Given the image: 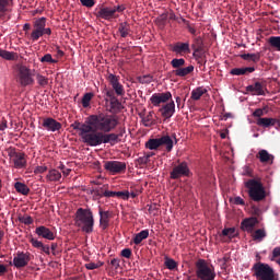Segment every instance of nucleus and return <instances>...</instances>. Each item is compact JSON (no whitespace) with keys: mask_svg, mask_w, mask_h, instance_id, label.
<instances>
[{"mask_svg":"<svg viewBox=\"0 0 280 280\" xmlns=\"http://www.w3.org/2000/svg\"><path fill=\"white\" fill-rule=\"evenodd\" d=\"M13 4V0H0V18H3V14L9 12Z\"/></svg>","mask_w":280,"mask_h":280,"instance_id":"7c9ffc66","label":"nucleus"},{"mask_svg":"<svg viewBox=\"0 0 280 280\" xmlns=\"http://www.w3.org/2000/svg\"><path fill=\"white\" fill-rule=\"evenodd\" d=\"M190 174L187 161H182L180 164L174 166L171 172L172 180H178L179 177H188Z\"/></svg>","mask_w":280,"mask_h":280,"instance_id":"f8f14e48","label":"nucleus"},{"mask_svg":"<svg viewBox=\"0 0 280 280\" xmlns=\"http://www.w3.org/2000/svg\"><path fill=\"white\" fill-rule=\"evenodd\" d=\"M196 267V277L198 280H214L217 277L215 268L212 266V262L199 257V260L195 262Z\"/></svg>","mask_w":280,"mask_h":280,"instance_id":"0eeeda50","label":"nucleus"},{"mask_svg":"<svg viewBox=\"0 0 280 280\" xmlns=\"http://www.w3.org/2000/svg\"><path fill=\"white\" fill-rule=\"evenodd\" d=\"M208 90H206V86H197L196 90L191 91V100H200L202 97V94H206Z\"/></svg>","mask_w":280,"mask_h":280,"instance_id":"f704fd0d","label":"nucleus"},{"mask_svg":"<svg viewBox=\"0 0 280 280\" xmlns=\"http://www.w3.org/2000/svg\"><path fill=\"white\" fill-rule=\"evenodd\" d=\"M101 266H103V262H85L88 269L100 268Z\"/></svg>","mask_w":280,"mask_h":280,"instance_id":"3c124183","label":"nucleus"},{"mask_svg":"<svg viewBox=\"0 0 280 280\" xmlns=\"http://www.w3.org/2000/svg\"><path fill=\"white\" fill-rule=\"evenodd\" d=\"M150 161V155H140V158L138 159V163H140L141 165H144V163H149Z\"/></svg>","mask_w":280,"mask_h":280,"instance_id":"603ef678","label":"nucleus"},{"mask_svg":"<svg viewBox=\"0 0 280 280\" xmlns=\"http://www.w3.org/2000/svg\"><path fill=\"white\" fill-rule=\"evenodd\" d=\"M257 222L258 219H256L255 217H252L249 219H243V221H241V229L250 232L252 230H254V226H256Z\"/></svg>","mask_w":280,"mask_h":280,"instance_id":"393cba45","label":"nucleus"},{"mask_svg":"<svg viewBox=\"0 0 280 280\" xmlns=\"http://www.w3.org/2000/svg\"><path fill=\"white\" fill-rule=\"evenodd\" d=\"M59 168L62 170V172H63V174H65L66 177H67L68 174H70V172H71V170H68V167H66L65 164H60V165H59Z\"/></svg>","mask_w":280,"mask_h":280,"instance_id":"13d9d810","label":"nucleus"},{"mask_svg":"<svg viewBox=\"0 0 280 280\" xmlns=\"http://www.w3.org/2000/svg\"><path fill=\"white\" fill-rule=\"evenodd\" d=\"M31 260V252H18L15 257H13V266H15V268H25Z\"/></svg>","mask_w":280,"mask_h":280,"instance_id":"4468645a","label":"nucleus"},{"mask_svg":"<svg viewBox=\"0 0 280 280\" xmlns=\"http://www.w3.org/2000/svg\"><path fill=\"white\" fill-rule=\"evenodd\" d=\"M142 125L144 128H152V125H155L154 112H149L148 114H140Z\"/></svg>","mask_w":280,"mask_h":280,"instance_id":"5701e85b","label":"nucleus"},{"mask_svg":"<svg viewBox=\"0 0 280 280\" xmlns=\"http://www.w3.org/2000/svg\"><path fill=\"white\" fill-rule=\"evenodd\" d=\"M222 235H226L228 237H235L237 235L235 228H225L222 230Z\"/></svg>","mask_w":280,"mask_h":280,"instance_id":"79ce46f5","label":"nucleus"},{"mask_svg":"<svg viewBox=\"0 0 280 280\" xmlns=\"http://www.w3.org/2000/svg\"><path fill=\"white\" fill-rule=\"evenodd\" d=\"M241 59H244L245 61H260L261 59V54H241Z\"/></svg>","mask_w":280,"mask_h":280,"instance_id":"c9c22d12","label":"nucleus"},{"mask_svg":"<svg viewBox=\"0 0 280 280\" xmlns=\"http://www.w3.org/2000/svg\"><path fill=\"white\" fill-rule=\"evenodd\" d=\"M61 172L59 170H49L48 174L46 175V180L49 183H56L58 180H61Z\"/></svg>","mask_w":280,"mask_h":280,"instance_id":"c85d7f7f","label":"nucleus"},{"mask_svg":"<svg viewBox=\"0 0 280 280\" xmlns=\"http://www.w3.org/2000/svg\"><path fill=\"white\" fill-rule=\"evenodd\" d=\"M30 28H31V23H24L23 30L30 31Z\"/></svg>","mask_w":280,"mask_h":280,"instance_id":"774afa93","label":"nucleus"},{"mask_svg":"<svg viewBox=\"0 0 280 280\" xmlns=\"http://www.w3.org/2000/svg\"><path fill=\"white\" fill-rule=\"evenodd\" d=\"M269 43L271 47H276L277 50H280V37H269Z\"/></svg>","mask_w":280,"mask_h":280,"instance_id":"a18cd8bd","label":"nucleus"},{"mask_svg":"<svg viewBox=\"0 0 280 280\" xmlns=\"http://www.w3.org/2000/svg\"><path fill=\"white\" fill-rule=\"evenodd\" d=\"M234 202L235 205H245V199L243 197H235Z\"/></svg>","mask_w":280,"mask_h":280,"instance_id":"bf43d9fd","label":"nucleus"},{"mask_svg":"<svg viewBox=\"0 0 280 280\" xmlns=\"http://www.w3.org/2000/svg\"><path fill=\"white\" fill-rule=\"evenodd\" d=\"M108 81L112 84L116 94H119V96H122V94H125V89L122 83H120L119 75H115L114 72H109Z\"/></svg>","mask_w":280,"mask_h":280,"instance_id":"a211bd4d","label":"nucleus"},{"mask_svg":"<svg viewBox=\"0 0 280 280\" xmlns=\"http://www.w3.org/2000/svg\"><path fill=\"white\" fill-rule=\"evenodd\" d=\"M118 31H119L120 36H129L130 31H131L130 23H126V22L120 23Z\"/></svg>","mask_w":280,"mask_h":280,"instance_id":"4c0bfd02","label":"nucleus"},{"mask_svg":"<svg viewBox=\"0 0 280 280\" xmlns=\"http://www.w3.org/2000/svg\"><path fill=\"white\" fill-rule=\"evenodd\" d=\"M31 243L35 248H40L46 255H50V246L43 244V241H38V238H31Z\"/></svg>","mask_w":280,"mask_h":280,"instance_id":"c756f323","label":"nucleus"},{"mask_svg":"<svg viewBox=\"0 0 280 280\" xmlns=\"http://www.w3.org/2000/svg\"><path fill=\"white\" fill-rule=\"evenodd\" d=\"M9 156L11 158V161H13L16 168H23V166H26L25 153H18L14 147L10 148Z\"/></svg>","mask_w":280,"mask_h":280,"instance_id":"2eb2a0df","label":"nucleus"},{"mask_svg":"<svg viewBox=\"0 0 280 280\" xmlns=\"http://www.w3.org/2000/svg\"><path fill=\"white\" fill-rule=\"evenodd\" d=\"M8 271L7 266L3 265V262H0V273H5Z\"/></svg>","mask_w":280,"mask_h":280,"instance_id":"e2e57ef3","label":"nucleus"},{"mask_svg":"<svg viewBox=\"0 0 280 280\" xmlns=\"http://www.w3.org/2000/svg\"><path fill=\"white\" fill-rule=\"evenodd\" d=\"M18 81L21 86H32L35 83L33 70L26 65H21L18 69Z\"/></svg>","mask_w":280,"mask_h":280,"instance_id":"9d476101","label":"nucleus"},{"mask_svg":"<svg viewBox=\"0 0 280 280\" xmlns=\"http://www.w3.org/2000/svg\"><path fill=\"white\" fill-rule=\"evenodd\" d=\"M256 260L252 266L253 277L257 280H277L275 268L269 262H261L260 255H256Z\"/></svg>","mask_w":280,"mask_h":280,"instance_id":"20e7f679","label":"nucleus"},{"mask_svg":"<svg viewBox=\"0 0 280 280\" xmlns=\"http://www.w3.org/2000/svg\"><path fill=\"white\" fill-rule=\"evenodd\" d=\"M257 158H259L260 163H273L275 155L268 153V150H259Z\"/></svg>","mask_w":280,"mask_h":280,"instance_id":"cd10ccee","label":"nucleus"},{"mask_svg":"<svg viewBox=\"0 0 280 280\" xmlns=\"http://www.w3.org/2000/svg\"><path fill=\"white\" fill-rule=\"evenodd\" d=\"M106 95L110 101V114H96V117L100 118V127L96 128V133L100 135V141L96 147L100 144H118V142L121 141L124 133H126V128L119 130V133L113 132L119 125L117 114H119V110H121L124 106L118 97H116L115 92L107 91Z\"/></svg>","mask_w":280,"mask_h":280,"instance_id":"f257e3e1","label":"nucleus"},{"mask_svg":"<svg viewBox=\"0 0 280 280\" xmlns=\"http://www.w3.org/2000/svg\"><path fill=\"white\" fill-rule=\"evenodd\" d=\"M162 144H165L167 152H172L174 147L172 136H160V139H149L145 141L148 150H159V147Z\"/></svg>","mask_w":280,"mask_h":280,"instance_id":"6e6552de","label":"nucleus"},{"mask_svg":"<svg viewBox=\"0 0 280 280\" xmlns=\"http://www.w3.org/2000/svg\"><path fill=\"white\" fill-rule=\"evenodd\" d=\"M43 128L55 133L56 130H61L62 124L58 122V119H54V117H46L43 119Z\"/></svg>","mask_w":280,"mask_h":280,"instance_id":"6ab92c4d","label":"nucleus"},{"mask_svg":"<svg viewBox=\"0 0 280 280\" xmlns=\"http://www.w3.org/2000/svg\"><path fill=\"white\" fill-rule=\"evenodd\" d=\"M165 266L166 268H170L171 271H174V268H177V262L173 257H166Z\"/></svg>","mask_w":280,"mask_h":280,"instance_id":"37998d69","label":"nucleus"},{"mask_svg":"<svg viewBox=\"0 0 280 280\" xmlns=\"http://www.w3.org/2000/svg\"><path fill=\"white\" fill-rule=\"evenodd\" d=\"M132 255V249H121V256L130 258Z\"/></svg>","mask_w":280,"mask_h":280,"instance_id":"6e6d98bb","label":"nucleus"},{"mask_svg":"<svg viewBox=\"0 0 280 280\" xmlns=\"http://www.w3.org/2000/svg\"><path fill=\"white\" fill-rule=\"evenodd\" d=\"M149 230H141L140 233H137L133 236V243H136V245H139V243H142V241L145 240V237H149Z\"/></svg>","mask_w":280,"mask_h":280,"instance_id":"e433bc0d","label":"nucleus"},{"mask_svg":"<svg viewBox=\"0 0 280 280\" xmlns=\"http://www.w3.org/2000/svg\"><path fill=\"white\" fill-rule=\"evenodd\" d=\"M115 10L114 7H100V9L96 10L95 15L103 20H113V18H115Z\"/></svg>","mask_w":280,"mask_h":280,"instance_id":"aec40b11","label":"nucleus"},{"mask_svg":"<svg viewBox=\"0 0 280 280\" xmlns=\"http://www.w3.org/2000/svg\"><path fill=\"white\" fill-rule=\"evenodd\" d=\"M150 101L152 105H155V107H159L161 103H164L162 108H160L162 117L165 119L174 117L176 106L175 102L172 101V92H154L153 95H151Z\"/></svg>","mask_w":280,"mask_h":280,"instance_id":"7ed1b4c3","label":"nucleus"},{"mask_svg":"<svg viewBox=\"0 0 280 280\" xmlns=\"http://www.w3.org/2000/svg\"><path fill=\"white\" fill-rule=\"evenodd\" d=\"M104 168L112 174H120L126 172L127 164L126 161H105Z\"/></svg>","mask_w":280,"mask_h":280,"instance_id":"ddd939ff","label":"nucleus"},{"mask_svg":"<svg viewBox=\"0 0 280 280\" xmlns=\"http://www.w3.org/2000/svg\"><path fill=\"white\" fill-rule=\"evenodd\" d=\"M112 266H114V268H119L120 266V260L118 259V257H114L113 260H110Z\"/></svg>","mask_w":280,"mask_h":280,"instance_id":"4d7b16f0","label":"nucleus"},{"mask_svg":"<svg viewBox=\"0 0 280 280\" xmlns=\"http://www.w3.org/2000/svg\"><path fill=\"white\" fill-rule=\"evenodd\" d=\"M98 213H100V225L102 226V230H107V226H109V219H110L109 210H103V208H100Z\"/></svg>","mask_w":280,"mask_h":280,"instance_id":"412c9836","label":"nucleus"},{"mask_svg":"<svg viewBox=\"0 0 280 280\" xmlns=\"http://www.w3.org/2000/svg\"><path fill=\"white\" fill-rule=\"evenodd\" d=\"M168 18L170 20H176V15H175V12H168Z\"/></svg>","mask_w":280,"mask_h":280,"instance_id":"338daca9","label":"nucleus"},{"mask_svg":"<svg viewBox=\"0 0 280 280\" xmlns=\"http://www.w3.org/2000/svg\"><path fill=\"white\" fill-rule=\"evenodd\" d=\"M8 128V119H2L0 122V130H5Z\"/></svg>","mask_w":280,"mask_h":280,"instance_id":"052dcab7","label":"nucleus"},{"mask_svg":"<svg viewBox=\"0 0 280 280\" xmlns=\"http://www.w3.org/2000/svg\"><path fill=\"white\" fill-rule=\"evenodd\" d=\"M103 197H121V199H129V191H104Z\"/></svg>","mask_w":280,"mask_h":280,"instance_id":"2f4dec72","label":"nucleus"},{"mask_svg":"<svg viewBox=\"0 0 280 280\" xmlns=\"http://www.w3.org/2000/svg\"><path fill=\"white\" fill-rule=\"evenodd\" d=\"M245 188H247L249 199H253L254 202H262V199H266L267 197L264 183L256 179V177H250L249 180H246Z\"/></svg>","mask_w":280,"mask_h":280,"instance_id":"423d86ee","label":"nucleus"},{"mask_svg":"<svg viewBox=\"0 0 280 280\" xmlns=\"http://www.w3.org/2000/svg\"><path fill=\"white\" fill-rule=\"evenodd\" d=\"M138 81L140 83H152L153 81V75H139Z\"/></svg>","mask_w":280,"mask_h":280,"instance_id":"49530a36","label":"nucleus"},{"mask_svg":"<svg viewBox=\"0 0 280 280\" xmlns=\"http://www.w3.org/2000/svg\"><path fill=\"white\" fill-rule=\"evenodd\" d=\"M75 225L81 226L83 232H93L94 230V213L91 208H78L75 212Z\"/></svg>","mask_w":280,"mask_h":280,"instance_id":"39448f33","label":"nucleus"},{"mask_svg":"<svg viewBox=\"0 0 280 280\" xmlns=\"http://www.w3.org/2000/svg\"><path fill=\"white\" fill-rule=\"evenodd\" d=\"M256 67H233L231 75H247L248 72H255Z\"/></svg>","mask_w":280,"mask_h":280,"instance_id":"b1692460","label":"nucleus"},{"mask_svg":"<svg viewBox=\"0 0 280 280\" xmlns=\"http://www.w3.org/2000/svg\"><path fill=\"white\" fill-rule=\"evenodd\" d=\"M93 92H85V95L82 97V105L83 108H88L89 105L91 104V100L93 98Z\"/></svg>","mask_w":280,"mask_h":280,"instance_id":"58836bf2","label":"nucleus"},{"mask_svg":"<svg viewBox=\"0 0 280 280\" xmlns=\"http://www.w3.org/2000/svg\"><path fill=\"white\" fill-rule=\"evenodd\" d=\"M14 188L19 194L27 195L31 191V188L26 183L16 182L14 183Z\"/></svg>","mask_w":280,"mask_h":280,"instance_id":"72a5a7b5","label":"nucleus"},{"mask_svg":"<svg viewBox=\"0 0 280 280\" xmlns=\"http://www.w3.org/2000/svg\"><path fill=\"white\" fill-rule=\"evenodd\" d=\"M98 126H101V118L96 117V114H90L85 122H73L72 128L79 130V136L84 144L97 147L101 141V135L97 133Z\"/></svg>","mask_w":280,"mask_h":280,"instance_id":"f03ea898","label":"nucleus"},{"mask_svg":"<svg viewBox=\"0 0 280 280\" xmlns=\"http://www.w3.org/2000/svg\"><path fill=\"white\" fill-rule=\"evenodd\" d=\"M37 83H39V86H48L49 79H47L46 75H42L40 72H37Z\"/></svg>","mask_w":280,"mask_h":280,"instance_id":"a19ab883","label":"nucleus"},{"mask_svg":"<svg viewBox=\"0 0 280 280\" xmlns=\"http://www.w3.org/2000/svg\"><path fill=\"white\" fill-rule=\"evenodd\" d=\"M168 18H170V12H162V15H159V18H156V21L161 25H165L166 20H168Z\"/></svg>","mask_w":280,"mask_h":280,"instance_id":"c03bdc74","label":"nucleus"},{"mask_svg":"<svg viewBox=\"0 0 280 280\" xmlns=\"http://www.w3.org/2000/svg\"><path fill=\"white\" fill-rule=\"evenodd\" d=\"M246 92L249 94H257V96H260V94H266L267 86L266 83H261L260 81H255V83H249L248 86H246Z\"/></svg>","mask_w":280,"mask_h":280,"instance_id":"f3484780","label":"nucleus"},{"mask_svg":"<svg viewBox=\"0 0 280 280\" xmlns=\"http://www.w3.org/2000/svg\"><path fill=\"white\" fill-rule=\"evenodd\" d=\"M191 47H192L194 56H198L199 54H201V50H203L202 37H197V34H196Z\"/></svg>","mask_w":280,"mask_h":280,"instance_id":"bb28decb","label":"nucleus"},{"mask_svg":"<svg viewBox=\"0 0 280 280\" xmlns=\"http://www.w3.org/2000/svg\"><path fill=\"white\" fill-rule=\"evenodd\" d=\"M171 65L174 67L175 75L180 78L189 75V73L194 72L195 70L194 65H188V67H185L186 59H172Z\"/></svg>","mask_w":280,"mask_h":280,"instance_id":"9b49d317","label":"nucleus"},{"mask_svg":"<svg viewBox=\"0 0 280 280\" xmlns=\"http://www.w3.org/2000/svg\"><path fill=\"white\" fill-rule=\"evenodd\" d=\"M113 9H115V14H116V12H124V10L126 9V7H124V5H118V7H113Z\"/></svg>","mask_w":280,"mask_h":280,"instance_id":"680f3d73","label":"nucleus"},{"mask_svg":"<svg viewBox=\"0 0 280 280\" xmlns=\"http://www.w3.org/2000/svg\"><path fill=\"white\" fill-rule=\"evenodd\" d=\"M174 54H190V45L189 43H176L173 46Z\"/></svg>","mask_w":280,"mask_h":280,"instance_id":"a878e982","label":"nucleus"},{"mask_svg":"<svg viewBox=\"0 0 280 280\" xmlns=\"http://www.w3.org/2000/svg\"><path fill=\"white\" fill-rule=\"evenodd\" d=\"M35 232L37 233V235L46 237V240L48 241H54L56 237L55 233H52V230H50L49 228H45V225L36 228Z\"/></svg>","mask_w":280,"mask_h":280,"instance_id":"4be33fe9","label":"nucleus"},{"mask_svg":"<svg viewBox=\"0 0 280 280\" xmlns=\"http://www.w3.org/2000/svg\"><path fill=\"white\" fill-rule=\"evenodd\" d=\"M188 31L190 34H192L196 38V34H197V28H195L194 26H188Z\"/></svg>","mask_w":280,"mask_h":280,"instance_id":"0e129e2a","label":"nucleus"},{"mask_svg":"<svg viewBox=\"0 0 280 280\" xmlns=\"http://www.w3.org/2000/svg\"><path fill=\"white\" fill-rule=\"evenodd\" d=\"M264 108H256L253 112V117H257V125H260L261 128H270L272 124L271 117H264Z\"/></svg>","mask_w":280,"mask_h":280,"instance_id":"dca6fc26","label":"nucleus"},{"mask_svg":"<svg viewBox=\"0 0 280 280\" xmlns=\"http://www.w3.org/2000/svg\"><path fill=\"white\" fill-rule=\"evenodd\" d=\"M272 258L277 259L278 265L280 266V246H275V249L272 252Z\"/></svg>","mask_w":280,"mask_h":280,"instance_id":"de8ad7c7","label":"nucleus"},{"mask_svg":"<svg viewBox=\"0 0 280 280\" xmlns=\"http://www.w3.org/2000/svg\"><path fill=\"white\" fill-rule=\"evenodd\" d=\"M81 3L83 4V7H88V8H92L95 4L94 0H81Z\"/></svg>","mask_w":280,"mask_h":280,"instance_id":"5fc2aeb1","label":"nucleus"},{"mask_svg":"<svg viewBox=\"0 0 280 280\" xmlns=\"http://www.w3.org/2000/svg\"><path fill=\"white\" fill-rule=\"evenodd\" d=\"M44 34L50 35L52 34V31L51 28L46 27V18H38L34 22L33 32L31 33V39H33V42H36L40 39V36H44Z\"/></svg>","mask_w":280,"mask_h":280,"instance_id":"1a4fd4ad","label":"nucleus"},{"mask_svg":"<svg viewBox=\"0 0 280 280\" xmlns=\"http://www.w3.org/2000/svg\"><path fill=\"white\" fill-rule=\"evenodd\" d=\"M40 61H48V62H50V65H55L57 59H52V55L51 54H45V56H42Z\"/></svg>","mask_w":280,"mask_h":280,"instance_id":"09e8293b","label":"nucleus"},{"mask_svg":"<svg viewBox=\"0 0 280 280\" xmlns=\"http://www.w3.org/2000/svg\"><path fill=\"white\" fill-rule=\"evenodd\" d=\"M19 221H21L22 224H33L34 219L32 217H19Z\"/></svg>","mask_w":280,"mask_h":280,"instance_id":"8fccbe9b","label":"nucleus"},{"mask_svg":"<svg viewBox=\"0 0 280 280\" xmlns=\"http://www.w3.org/2000/svg\"><path fill=\"white\" fill-rule=\"evenodd\" d=\"M0 56L2 59H7L8 61L18 59V54H15L14 50H4L3 48H0Z\"/></svg>","mask_w":280,"mask_h":280,"instance_id":"473e14b6","label":"nucleus"},{"mask_svg":"<svg viewBox=\"0 0 280 280\" xmlns=\"http://www.w3.org/2000/svg\"><path fill=\"white\" fill-rule=\"evenodd\" d=\"M267 233L266 230H255V233L253 234L254 241H262L264 237H266Z\"/></svg>","mask_w":280,"mask_h":280,"instance_id":"ea45409f","label":"nucleus"},{"mask_svg":"<svg viewBox=\"0 0 280 280\" xmlns=\"http://www.w3.org/2000/svg\"><path fill=\"white\" fill-rule=\"evenodd\" d=\"M48 166H35V174H43L44 172H47Z\"/></svg>","mask_w":280,"mask_h":280,"instance_id":"864d4df0","label":"nucleus"},{"mask_svg":"<svg viewBox=\"0 0 280 280\" xmlns=\"http://www.w3.org/2000/svg\"><path fill=\"white\" fill-rule=\"evenodd\" d=\"M271 120H273L271 122V125H278V128H280V118L279 119H275L273 117H270Z\"/></svg>","mask_w":280,"mask_h":280,"instance_id":"69168bd1","label":"nucleus"}]
</instances>
